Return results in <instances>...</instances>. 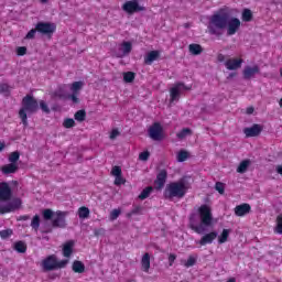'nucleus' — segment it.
Segmentation results:
<instances>
[{
	"label": "nucleus",
	"instance_id": "1",
	"mask_svg": "<svg viewBox=\"0 0 282 282\" xmlns=\"http://www.w3.org/2000/svg\"><path fill=\"white\" fill-rule=\"evenodd\" d=\"M235 9L228 7L220 8L216 13L209 17L207 30L213 36H221L224 30L227 28V35L235 36L241 28V20L239 18H230Z\"/></svg>",
	"mask_w": 282,
	"mask_h": 282
},
{
	"label": "nucleus",
	"instance_id": "2",
	"mask_svg": "<svg viewBox=\"0 0 282 282\" xmlns=\"http://www.w3.org/2000/svg\"><path fill=\"white\" fill-rule=\"evenodd\" d=\"M197 213L198 217L195 214L189 216V228L196 235H204L207 228L213 227V209L208 205L203 204L198 207Z\"/></svg>",
	"mask_w": 282,
	"mask_h": 282
},
{
	"label": "nucleus",
	"instance_id": "3",
	"mask_svg": "<svg viewBox=\"0 0 282 282\" xmlns=\"http://www.w3.org/2000/svg\"><path fill=\"white\" fill-rule=\"evenodd\" d=\"M0 202H8L0 205V215H8V213H15L21 208L22 202L20 198L12 199V187L6 182H0Z\"/></svg>",
	"mask_w": 282,
	"mask_h": 282
},
{
	"label": "nucleus",
	"instance_id": "4",
	"mask_svg": "<svg viewBox=\"0 0 282 282\" xmlns=\"http://www.w3.org/2000/svg\"><path fill=\"white\" fill-rule=\"evenodd\" d=\"M188 193V187L184 181L169 183L163 192V197L173 202V199H182Z\"/></svg>",
	"mask_w": 282,
	"mask_h": 282
},
{
	"label": "nucleus",
	"instance_id": "5",
	"mask_svg": "<svg viewBox=\"0 0 282 282\" xmlns=\"http://www.w3.org/2000/svg\"><path fill=\"white\" fill-rule=\"evenodd\" d=\"M39 111V101L34 96L26 95L22 98V108L19 110V118L24 127H28V113H36Z\"/></svg>",
	"mask_w": 282,
	"mask_h": 282
},
{
	"label": "nucleus",
	"instance_id": "6",
	"mask_svg": "<svg viewBox=\"0 0 282 282\" xmlns=\"http://www.w3.org/2000/svg\"><path fill=\"white\" fill-rule=\"evenodd\" d=\"M67 215H69L68 212H54L50 208H46L42 212V217L45 221H50V219H52L53 228H67Z\"/></svg>",
	"mask_w": 282,
	"mask_h": 282
},
{
	"label": "nucleus",
	"instance_id": "7",
	"mask_svg": "<svg viewBox=\"0 0 282 282\" xmlns=\"http://www.w3.org/2000/svg\"><path fill=\"white\" fill-rule=\"evenodd\" d=\"M67 263H69V260H61L58 261L56 259L55 254L46 257L42 261V268L45 272H52V270H63V268L67 267Z\"/></svg>",
	"mask_w": 282,
	"mask_h": 282
},
{
	"label": "nucleus",
	"instance_id": "8",
	"mask_svg": "<svg viewBox=\"0 0 282 282\" xmlns=\"http://www.w3.org/2000/svg\"><path fill=\"white\" fill-rule=\"evenodd\" d=\"M35 30H37L40 34L52 39L54 32H56V24L52 22H37Z\"/></svg>",
	"mask_w": 282,
	"mask_h": 282
},
{
	"label": "nucleus",
	"instance_id": "9",
	"mask_svg": "<svg viewBox=\"0 0 282 282\" xmlns=\"http://www.w3.org/2000/svg\"><path fill=\"white\" fill-rule=\"evenodd\" d=\"M184 89L185 91H191L193 86H186L184 83L178 82L170 89V102H175V100H180V91Z\"/></svg>",
	"mask_w": 282,
	"mask_h": 282
},
{
	"label": "nucleus",
	"instance_id": "10",
	"mask_svg": "<svg viewBox=\"0 0 282 282\" xmlns=\"http://www.w3.org/2000/svg\"><path fill=\"white\" fill-rule=\"evenodd\" d=\"M122 10L127 12V14H135V12H144L147 8L140 6L138 0H130L123 3Z\"/></svg>",
	"mask_w": 282,
	"mask_h": 282
},
{
	"label": "nucleus",
	"instance_id": "11",
	"mask_svg": "<svg viewBox=\"0 0 282 282\" xmlns=\"http://www.w3.org/2000/svg\"><path fill=\"white\" fill-rule=\"evenodd\" d=\"M166 180H169V172H166V170H161L154 181V189L162 191L166 184Z\"/></svg>",
	"mask_w": 282,
	"mask_h": 282
},
{
	"label": "nucleus",
	"instance_id": "12",
	"mask_svg": "<svg viewBox=\"0 0 282 282\" xmlns=\"http://www.w3.org/2000/svg\"><path fill=\"white\" fill-rule=\"evenodd\" d=\"M261 131H263V126L259 123H254L252 127L243 129L246 138H257V135H261Z\"/></svg>",
	"mask_w": 282,
	"mask_h": 282
},
{
	"label": "nucleus",
	"instance_id": "13",
	"mask_svg": "<svg viewBox=\"0 0 282 282\" xmlns=\"http://www.w3.org/2000/svg\"><path fill=\"white\" fill-rule=\"evenodd\" d=\"M162 124L160 122H154L150 128H149V135L152 140H162Z\"/></svg>",
	"mask_w": 282,
	"mask_h": 282
},
{
	"label": "nucleus",
	"instance_id": "14",
	"mask_svg": "<svg viewBox=\"0 0 282 282\" xmlns=\"http://www.w3.org/2000/svg\"><path fill=\"white\" fill-rule=\"evenodd\" d=\"M251 210H252V206H250V204L242 203L235 207L234 213L236 217H246V215L250 214Z\"/></svg>",
	"mask_w": 282,
	"mask_h": 282
},
{
	"label": "nucleus",
	"instance_id": "15",
	"mask_svg": "<svg viewBox=\"0 0 282 282\" xmlns=\"http://www.w3.org/2000/svg\"><path fill=\"white\" fill-rule=\"evenodd\" d=\"M241 65H243L242 58H229L225 62L226 69L229 72H235V69H240Z\"/></svg>",
	"mask_w": 282,
	"mask_h": 282
},
{
	"label": "nucleus",
	"instance_id": "16",
	"mask_svg": "<svg viewBox=\"0 0 282 282\" xmlns=\"http://www.w3.org/2000/svg\"><path fill=\"white\" fill-rule=\"evenodd\" d=\"M217 237H218L217 231H210V232H208V234H205V235L200 238V240L198 241V243H199V246H208V245L213 243V241H214L215 239H217Z\"/></svg>",
	"mask_w": 282,
	"mask_h": 282
},
{
	"label": "nucleus",
	"instance_id": "17",
	"mask_svg": "<svg viewBox=\"0 0 282 282\" xmlns=\"http://www.w3.org/2000/svg\"><path fill=\"white\" fill-rule=\"evenodd\" d=\"M141 270L145 273L151 270V254L149 252H145L141 258Z\"/></svg>",
	"mask_w": 282,
	"mask_h": 282
},
{
	"label": "nucleus",
	"instance_id": "18",
	"mask_svg": "<svg viewBox=\"0 0 282 282\" xmlns=\"http://www.w3.org/2000/svg\"><path fill=\"white\" fill-rule=\"evenodd\" d=\"M259 72H260V68L257 65L253 67L247 66L242 72L243 78L246 80H250V78H252L256 74H259Z\"/></svg>",
	"mask_w": 282,
	"mask_h": 282
},
{
	"label": "nucleus",
	"instance_id": "19",
	"mask_svg": "<svg viewBox=\"0 0 282 282\" xmlns=\"http://www.w3.org/2000/svg\"><path fill=\"white\" fill-rule=\"evenodd\" d=\"M74 253V240H68L63 246V256L66 257V259H69L72 254Z\"/></svg>",
	"mask_w": 282,
	"mask_h": 282
},
{
	"label": "nucleus",
	"instance_id": "20",
	"mask_svg": "<svg viewBox=\"0 0 282 282\" xmlns=\"http://www.w3.org/2000/svg\"><path fill=\"white\" fill-rule=\"evenodd\" d=\"M158 58H160V51H150L144 57V64L152 65Z\"/></svg>",
	"mask_w": 282,
	"mask_h": 282
},
{
	"label": "nucleus",
	"instance_id": "21",
	"mask_svg": "<svg viewBox=\"0 0 282 282\" xmlns=\"http://www.w3.org/2000/svg\"><path fill=\"white\" fill-rule=\"evenodd\" d=\"M3 175H12L17 171H19V165L17 163L6 164L1 169Z\"/></svg>",
	"mask_w": 282,
	"mask_h": 282
},
{
	"label": "nucleus",
	"instance_id": "22",
	"mask_svg": "<svg viewBox=\"0 0 282 282\" xmlns=\"http://www.w3.org/2000/svg\"><path fill=\"white\" fill-rule=\"evenodd\" d=\"M189 53H192L193 56H199L202 52H204V47H202L199 44H189L188 45Z\"/></svg>",
	"mask_w": 282,
	"mask_h": 282
},
{
	"label": "nucleus",
	"instance_id": "23",
	"mask_svg": "<svg viewBox=\"0 0 282 282\" xmlns=\"http://www.w3.org/2000/svg\"><path fill=\"white\" fill-rule=\"evenodd\" d=\"M73 272L83 274V272H85V264L82 261L75 260L73 262Z\"/></svg>",
	"mask_w": 282,
	"mask_h": 282
},
{
	"label": "nucleus",
	"instance_id": "24",
	"mask_svg": "<svg viewBox=\"0 0 282 282\" xmlns=\"http://www.w3.org/2000/svg\"><path fill=\"white\" fill-rule=\"evenodd\" d=\"M14 250L17 252H19L20 254H25V252H28V245H25V242L23 241H17L14 243Z\"/></svg>",
	"mask_w": 282,
	"mask_h": 282
},
{
	"label": "nucleus",
	"instance_id": "25",
	"mask_svg": "<svg viewBox=\"0 0 282 282\" xmlns=\"http://www.w3.org/2000/svg\"><path fill=\"white\" fill-rule=\"evenodd\" d=\"M251 162L249 159L243 160L239 163L238 167H237V173H246V171H248V167L250 166Z\"/></svg>",
	"mask_w": 282,
	"mask_h": 282
},
{
	"label": "nucleus",
	"instance_id": "26",
	"mask_svg": "<svg viewBox=\"0 0 282 282\" xmlns=\"http://www.w3.org/2000/svg\"><path fill=\"white\" fill-rule=\"evenodd\" d=\"M74 118L77 122H85L87 118V111H85V109L77 110L74 115Z\"/></svg>",
	"mask_w": 282,
	"mask_h": 282
},
{
	"label": "nucleus",
	"instance_id": "27",
	"mask_svg": "<svg viewBox=\"0 0 282 282\" xmlns=\"http://www.w3.org/2000/svg\"><path fill=\"white\" fill-rule=\"evenodd\" d=\"M89 213V207L82 206L78 208L77 215L79 219H88Z\"/></svg>",
	"mask_w": 282,
	"mask_h": 282
},
{
	"label": "nucleus",
	"instance_id": "28",
	"mask_svg": "<svg viewBox=\"0 0 282 282\" xmlns=\"http://www.w3.org/2000/svg\"><path fill=\"white\" fill-rule=\"evenodd\" d=\"M187 135H193V130L191 128H183L177 134L176 138L178 140H184V138H187Z\"/></svg>",
	"mask_w": 282,
	"mask_h": 282
},
{
	"label": "nucleus",
	"instance_id": "29",
	"mask_svg": "<svg viewBox=\"0 0 282 282\" xmlns=\"http://www.w3.org/2000/svg\"><path fill=\"white\" fill-rule=\"evenodd\" d=\"M230 237V229H223L221 234L218 236V243H226Z\"/></svg>",
	"mask_w": 282,
	"mask_h": 282
},
{
	"label": "nucleus",
	"instance_id": "30",
	"mask_svg": "<svg viewBox=\"0 0 282 282\" xmlns=\"http://www.w3.org/2000/svg\"><path fill=\"white\" fill-rule=\"evenodd\" d=\"M85 83L83 82H74L72 85H70V91L73 94H79L80 93V89H83Z\"/></svg>",
	"mask_w": 282,
	"mask_h": 282
},
{
	"label": "nucleus",
	"instance_id": "31",
	"mask_svg": "<svg viewBox=\"0 0 282 282\" xmlns=\"http://www.w3.org/2000/svg\"><path fill=\"white\" fill-rule=\"evenodd\" d=\"M133 215H142V206L134 205L131 212L127 214L128 219H131Z\"/></svg>",
	"mask_w": 282,
	"mask_h": 282
},
{
	"label": "nucleus",
	"instance_id": "32",
	"mask_svg": "<svg viewBox=\"0 0 282 282\" xmlns=\"http://www.w3.org/2000/svg\"><path fill=\"white\" fill-rule=\"evenodd\" d=\"M41 227V216L35 215L31 221V228L35 231H39V228Z\"/></svg>",
	"mask_w": 282,
	"mask_h": 282
},
{
	"label": "nucleus",
	"instance_id": "33",
	"mask_svg": "<svg viewBox=\"0 0 282 282\" xmlns=\"http://www.w3.org/2000/svg\"><path fill=\"white\" fill-rule=\"evenodd\" d=\"M188 151L186 150H181L178 151L177 155H176V160L177 162H186L188 160Z\"/></svg>",
	"mask_w": 282,
	"mask_h": 282
},
{
	"label": "nucleus",
	"instance_id": "34",
	"mask_svg": "<svg viewBox=\"0 0 282 282\" xmlns=\"http://www.w3.org/2000/svg\"><path fill=\"white\" fill-rule=\"evenodd\" d=\"M153 193V186L145 187L139 195V199H147Z\"/></svg>",
	"mask_w": 282,
	"mask_h": 282
},
{
	"label": "nucleus",
	"instance_id": "35",
	"mask_svg": "<svg viewBox=\"0 0 282 282\" xmlns=\"http://www.w3.org/2000/svg\"><path fill=\"white\" fill-rule=\"evenodd\" d=\"M242 21H245V23H250V21H252V11L250 9H243Z\"/></svg>",
	"mask_w": 282,
	"mask_h": 282
},
{
	"label": "nucleus",
	"instance_id": "36",
	"mask_svg": "<svg viewBox=\"0 0 282 282\" xmlns=\"http://www.w3.org/2000/svg\"><path fill=\"white\" fill-rule=\"evenodd\" d=\"M274 232H276V235H282V214L276 216Z\"/></svg>",
	"mask_w": 282,
	"mask_h": 282
},
{
	"label": "nucleus",
	"instance_id": "37",
	"mask_svg": "<svg viewBox=\"0 0 282 282\" xmlns=\"http://www.w3.org/2000/svg\"><path fill=\"white\" fill-rule=\"evenodd\" d=\"M76 127V121L72 118H66L63 122L64 129H74Z\"/></svg>",
	"mask_w": 282,
	"mask_h": 282
},
{
	"label": "nucleus",
	"instance_id": "38",
	"mask_svg": "<svg viewBox=\"0 0 282 282\" xmlns=\"http://www.w3.org/2000/svg\"><path fill=\"white\" fill-rule=\"evenodd\" d=\"M123 80L124 83H133V80H135V73L133 72L123 73Z\"/></svg>",
	"mask_w": 282,
	"mask_h": 282
},
{
	"label": "nucleus",
	"instance_id": "39",
	"mask_svg": "<svg viewBox=\"0 0 282 282\" xmlns=\"http://www.w3.org/2000/svg\"><path fill=\"white\" fill-rule=\"evenodd\" d=\"M21 158V153L19 151H14L9 155V162L11 164H17L19 162V159Z\"/></svg>",
	"mask_w": 282,
	"mask_h": 282
},
{
	"label": "nucleus",
	"instance_id": "40",
	"mask_svg": "<svg viewBox=\"0 0 282 282\" xmlns=\"http://www.w3.org/2000/svg\"><path fill=\"white\" fill-rule=\"evenodd\" d=\"M121 45L124 55L131 54V51L133 50V45L131 44V42H123Z\"/></svg>",
	"mask_w": 282,
	"mask_h": 282
},
{
	"label": "nucleus",
	"instance_id": "41",
	"mask_svg": "<svg viewBox=\"0 0 282 282\" xmlns=\"http://www.w3.org/2000/svg\"><path fill=\"white\" fill-rule=\"evenodd\" d=\"M11 235H14V231L12 229H10V228L1 230L0 231V239H3V240L10 239Z\"/></svg>",
	"mask_w": 282,
	"mask_h": 282
},
{
	"label": "nucleus",
	"instance_id": "42",
	"mask_svg": "<svg viewBox=\"0 0 282 282\" xmlns=\"http://www.w3.org/2000/svg\"><path fill=\"white\" fill-rule=\"evenodd\" d=\"M196 263H197V258H195L194 256H189L187 261L184 262V267L193 268V265H195Z\"/></svg>",
	"mask_w": 282,
	"mask_h": 282
},
{
	"label": "nucleus",
	"instance_id": "43",
	"mask_svg": "<svg viewBox=\"0 0 282 282\" xmlns=\"http://www.w3.org/2000/svg\"><path fill=\"white\" fill-rule=\"evenodd\" d=\"M215 188L219 193V195H224V193H226V185L221 182H216Z\"/></svg>",
	"mask_w": 282,
	"mask_h": 282
},
{
	"label": "nucleus",
	"instance_id": "44",
	"mask_svg": "<svg viewBox=\"0 0 282 282\" xmlns=\"http://www.w3.org/2000/svg\"><path fill=\"white\" fill-rule=\"evenodd\" d=\"M121 213H122V210L120 208L112 209L110 213V221H116V219H118L120 217Z\"/></svg>",
	"mask_w": 282,
	"mask_h": 282
},
{
	"label": "nucleus",
	"instance_id": "45",
	"mask_svg": "<svg viewBox=\"0 0 282 282\" xmlns=\"http://www.w3.org/2000/svg\"><path fill=\"white\" fill-rule=\"evenodd\" d=\"M68 100H72L74 105H78L80 102V99L78 98V93H72L70 95L67 96Z\"/></svg>",
	"mask_w": 282,
	"mask_h": 282
},
{
	"label": "nucleus",
	"instance_id": "46",
	"mask_svg": "<svg viewBox=\"0 0 282 282\" xmlns=\"http://www.w3.org/2000/svg\"><path fill=\"white\" fill-rule=\"evenodd\" d=\"M111 175H113L115 177L122 175V167L115 165L111 170Z\"/></svg>",
	"mask_w": 282,
	"mask_h": 282
},
{
	"label": "nucleus",
	"instance_id": "47",
	"mask_svg": "<svg viewBox=\"0 0 282 282\" xmlns=\"http://www.w3.org/2000/svg\"><path fill=\"white\" fill-rule=\"evenodd\" d=\"M127 180L122 177V174L119 176H115V186H122V184H126Z\"/></svg>",
	"mask_w": 282,
	"mask_h": 282
},
{
	"label": "nucleus",
	"instance_id": "48",
	"mask_svg": "<svg viewBox=\"0 0 282 282\" xmlns=\"http://www.w3.org/2000/svg\"><path fill=\"white\" fill-rule=\"evenodd\" d=\"M39 105L43 113H50V106H47V102H45L44 100H41Z\"/></svg>",
	"mask_w": 282,
	"mask_h": 282
},
{
	"label": "nucleus",
	"instance_id": "49",
	"mask_svg": "<svg viewBox=\"0 0 282 282\" xmlns=\"http://www.w3.org/2000/svg\"><path fill=\"white\" fill-rule=\"evenodd\" d=\"M150 156L151 153L149 151H143L139 154V160H141V162H147V160H149Z\"/></svg>",
	"mask_w": 282,
	"mask_h": 282
},
{
	"label": "nucleus",
	"instance_id": "50",
	"mask_svg": "<svg viewBox=\"0 0 282 282\" xmlns=\"http://www.w3.org/2000/svg\"><path fill=\"white\" fill-rule=\"evenodd\" d=\"M36 32H39V30H36V28L35 29H31L28 33H26V35H25V39L26 40H32V39H34V36H36Z\"/></svg>",
	"mask_w": 282,
	"mask_h": 282
},
{
	"label": "nucleus",
	"instance_id": "51",
	"mask_svg": "<svg viewBox=\"0 0 282 282\" xmlns=\"http://www.w3.org/2000/svg\"><path fill=\"white\" fill-rule=\"evenodd\" d=\"M17 54H18V56H25V54H28V47L19 46L17 48Z\"/></svg>",
	"mask_w": 282,
	"mask_h": 282
},
{
	"label": "nucleus",
	"instance_id": "52",
	"mask_svg": "<svg viewBox=\"0 0 282 282\" xmlns=\"http://www.w3.org/2000/svg\"><path fill=\"white\" fill-rule=\"evenodd\" d=\"M175 259H177L176 254H174V253L169 254V265H170V268L173 267V264L175 263Z\"/></svg>",
	"mask_w": 282,
	"mask_h": 282
},
{
	"label": "nucleus",
	"instance_id": "53",
	"mask_svg": "<svg viewBox=\"0 0 282 282\" xmlns=\"http://www.w3.org/2000/svg\"><path fill=\"white\" fill-rule=\"evenodd\" d=\"M118 135H120V131H118V129H113L111 132H110V140H116V138H118Z\"/></svg>",
	"mask_w": 282,
	"mask_h": 282
},
{
	"label": "nucleus",
	"instance_id": "54",
	"mask_svg": "<svg viewBox=\"0 0 282 282\" xmlns=\"http://www.w3.org/2000/svg\"><path fill=\"white\" fill-rule=\"evenodd\" d=\"M94 235H95V237H100V236L105 235V228L95 229Z\"/></svg>",
	"mask_w": 282,
	"mask_h": 282
},
{
	"label": "nucleus",
	"instance_id": "55",
	"mask_svg": "<svg viewBox=\"0 0 282 282\" xmlns=\"http://www.w3.org/2000/svg\"><path fill=\"white\" fill-rule=\"evenodd\" d=\"M217 58H218L219 63H224L226 61V55L218 54Z\"/></svg>",
	"mask_w": 282,
	"mask_h": 282
},
{
	"label": "nucleus",
	"instance_id": "56",
	"mask_svg": "<svg viewBox=\"0 0 282 282\" xmlns=\"http://www.w3.org/2000/svg\"><path fill=\"white\" fill-rule=\"evenodd\" d=\"M30 219L29 215H23L19 217V221H28Z\"/></svg>",
	"mask_w": 282,
	"mask_h": 282
},
{
	"label": "nucleus",
	"instance_id": "57",
	"mask_svg": "<svg viewBox=\"0 0 282 282\" xmlns=\"http://www.w3.org/2000/svg\"><path fill=\"white\" fill-rule=\"evenodd\" d=\"M275 171L279 175H282V165H278Z\"/></svg>",
	"mask_w": 282,
	"mask_h": 282
},
{
	"label": "nucleus",
	"instance_id": "58",
	"mask_svg": "<svg viewBox=\"0 0 282 282\" xmlns=\"http://www.w3.org/2000/svg\"><path fill=\"white\" fill-rule=\"evenodd\" d=\"M247 113H254V108H252V107H249V108H247Z\"/></svg>",
	"mask_w": 282,
	"mask_h": 282
},
{
	"label": "nucleus",
	"instance_id": "59",
	"mask_svg": "<svg viewBox=\"0 0 282 282\" xmlns=\"http://www.w3.org/2000/svg\"><path fill=\"white\" fill-rule=\"evenodd\" d=\"M3 149H6V142L0 141V153L3 151Z\"/></svg>",
	"mask_w": 282,
	"mask_h": 282
},
{
	"label": "nucleus",
	"instance_id": "60",
	"mask_svg": "<svg viewBox=\"0 0 282 282\" xmlns=\"http://www.w3.org/2000/svg\"><path fill=\"white\" fill-rule=\"evenodd\" d=\"M0 89H1V91H4L6 89H8V85L2 84V85L0 86Z\"/></svg>",
	"mask_w": 282,
	"mask_h": 282
},
{
	"label": "nucleus",
	"instance_id": "61",
	"mask_svg": "<svg viewBox=\"0 0 282 282\" xmlns=\"http://www.w3.org/2000/svg\"><path fill=\"white\" fill-rule=\"evenodd\" d=\"M55 96H56V98H64L63 94H61L58 91L55 93Z\"/></svg>",
	"mask_w": 282,
	"mask_h": 282
},
{
	"label": "nucleus",
	"instance_id": "62",
	"mask_svg": "<svg viewBox=\"0 0 282 282\" xmlns=\"http://www.w3.org/2000/svg\"><path fill=\"white\" fill-rule=\"evenodd\" d=\"M41 1V3H47V1H50V0H40Z\"/></svg>",
	"mask_w": 282,
	"mask_h": 282
},
{
	"label": "nucleus",
	"instance_id": "63",
	"mask_svg": "<svg viewBox=\"0 0 282 282\" xmlns=\"http://www.w3.org/2000/svg\"><path fill=\"white\" fill-rule=\"evenodd\" d=\"M234 76H236V74H235V73H231V74L229 75V78H232Z\"/></svg>",
	"mask_w": 282,
	"mask_h": 282
},
{
	"label": "nucleus",
	"instance_id": "64",
	"mask_svg": "<svg viewBox=\"0 0 282 282\" xmlns=\"http://www.w3.org/2000/svg\"><path fill=\"white\" fill-rule=\"evenodd\" d=\"M280 76H281V78H282V67L280 68Z\"/></svg>",
	"mask_w": 282,
	"mask_h": 282
}]
</instances>
